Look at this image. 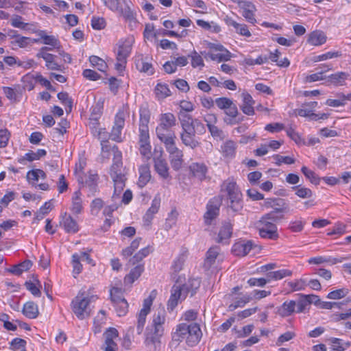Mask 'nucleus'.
<instances>
[{
  "mask_svg": "<svg viewBox=\"0 0 351 351\" xmlns=\"http://www.w3.org/2000/svg\"><path fill=\"white\" fill-rule=\"evenodd\" d=\"M182 132L180 138L182 143L191 149H195L200 143L195 138V134H202L205 132L204 124L198 119H193L189 114H184L180 118Z\"/></svg>",
  "mask_w": 351,
  "mask_h": 351,
  "instance_id": "f257e3e1",
  "label": "nucleus"
},
{
  "mask_svg": "<svg viewBox=\"0 0 351 351\" xmlns=\"http://www.w3.org/2000/svg\"><path fill=\"white\" fill-rule=\"evenodd\" d=\"M114 154L113 163L110 167V176L114 182V193L112 199L118 198L125 187V177L123 173L122 154L117 146L112 147Z\"/></svg>",
  "mask_w": 351,
  "mask_h": 351,
  "instance_id": "f03ea898",
  "label": "nucleus"
},
{
  "mask_svg": "<svg viewBox=\"0 0 351 351\" xmlns=\"http://www.w3.org/2000/svg\"><path fill=\"white\" fill-rule=\"evenodd\" d=\"M97 299V295H90L84 290H80L71 302L72 310L77 317L80 319L88 317L91 312L90 303Z\"/></svg>",
  "mask_w": 351,
  "mask_h": 351,
  "instance_id": "7ed1b4c3",
  "label": "nucleus"
},
{
  "mask_svg": "<svg viewBox=\"0 0 351 351\" xmlns=\"http://www.w3.org/2000/svg\"><path fill=\"white\" fill-rule=\"evenodd\" d=\"M265 206L272 210L265 215L273 221H280L285 219V215L289 212V205L282 198H268L265 201Z\"/></svg>",
  "mask_w": 351,
  "mask_h": 351,
  "instance_id": "20e7f679",
  "label": "nucleus"
},
{
  "mask_svg": "<svg viewBox=\"0 0 351 351\" xmlns=\"http://www.w3.org/2000/svg\"><path fill=\"white\" fill-rule=\"evenodd\" d=\"M226 191L230 201L228 207L234 212H239L243 208L242 194L239 191L235 182H230L226 184Z\"/></svg>",
  "mask_w": 351,
  "mask_h": 351,
  "instance_id": "39448f33",
  "label": "nucleus"
},
{
  "mask_svg": "<svg viewBox=\"0 0 351 351\" xmlns=\"http://www.w3.org/2000/svg\"><path fill=\"white\" fill-rule=\"evenodd\" d=\"M176 119L172 113L168 112L162 114L160 117V123L156 129L157 137L162 138V136L175 134V133L171 130V128L176 125Z\"/></svg>",
  "mask_w": 351,
  "mask_h": 351,
  "instance_id": "423d86ee",
  "label": "nucleus"
},
{
  "mask_svg": "<svg viewBox=\"0 0 351 351\" xmlns=\"http://www.w3.org/2000/svg\"><path fill=\"white\" fill-rule=\"evenodd\" d=\"M157 292L153 290L149 295L143 301V308L138 315L137 321V332L138 335L141 334L146 321V316L150 312L151 306L153 304L154 300L156 298Z\"/></svg>",
  "mask_w": 351,
  "mask_h": 351,
  "instance_id": "0eeeda50",
  "label": "nucleus"
},
{
  "mask_svg": "<svg viewBox=\"0 0 351 351\" xmlns=\"http://www.w3.org/2000/svg\"><path fill=\"white\" fill-rule=\"evenodd\" d=\"M221 201L217 198L210 199L206 206V212L204 214V220L206 224H210L219 213Z\"/></svg>",
  "mask_w": 351,
  "mask_h": 351,
  "instance_id": "6e6552de",
  "label": "nucleus"
},
{
  "mask_svg": "<svg viewBox=\"0 0 351 351\" xmlns=\"http://www.w3.org/2000/svg\"><path fill=\"white\" fill-rule=\"evenodd\" d=\"M186 298V294L182 291L180 285H174L171 290V296L167 302V310L173 311L177 306L178 302Z\"/></svg>",
  "mask_w": 351,
  "mask_h": 351,
  "instance_id": "1a4fd4ad",
  "label": "nucleus"
},
{
  "mask_svg": "<svg viewBox=\"0 0 351 351\" xmlns=\"http://www.w3.org/2000/svg\"><path fill=\"white\" fill-rule=\"evenodd\" d=\"M162 152H160L159 155L155 156L153 158L154 162V169L157 173L163 179H167L169 176V166L166 160L162 156Z\"/></svg>",
  "mask_w": 351,
  "mask_h": 351,
  "instance_id": "9d476101",
  "label": "nucleus"
},
{
  "mask_svg": "<svg viewBox=\"0 0 351 351\" xmlns=\"http://www.w3.org/2000/svg\"><path fill=\"white\" fill-rule=\"evenodd\" d=\"M134 42V39L132 37L127 38L123 41L120 42L117 53V60L127 61V58L131 53Z\"/></svg>",
  "mask_w": 351,
  "mask_h": 351,
  "instance_id": "9b49d317",
  "label": "nucleus"
},
{
  "mask_svg": "<svg viewBox=\"0 0 351 351\" xmlns=\"http://www.w3.org/2000/svg\"><path fill=\"white\" fill-rule=\"evenodd\" d=\"M125 119L123 112H118L115 117L114 125L110 132V138L113 141H121V134L124 127Z\"/></svg>",
  "mask_w": 351,
  "mask_h": 351,
  "instance_id": "f8f14e48",
  "label": "nucleus"
},
{
  "mask_svg": "<svg viewBox=\"0 0 351 351\" xmlns=\"http://www.w3.org/2000/svg\"><path fill=\"white\" fill-rule=\"evenodd\" d=\"M233 225L229 221H225L222 223L218 236L216 238V242L222 244H228L229 239L232 234Z\"/></svg>",
  "mask_w": 351,
  "mask_h": 351,
  "instance_id": "ddd939ff",
  "label": "nucleus"
},
{
  "mask_svg": "<svg viewBox=\"0 0 351 351\" xmlns=\"http://www.w3.org/2000/svg\"><path fill=\"white\" fill-rule=\"evenodd\" d=\"M217 121V117L213 114H207L205 117V121L207 123V127L212 136L217 139H223L225 137L223 132L220 130L217 126L212 123H216Z\"/></svg>",
  "mask_w": 351,
  "mask_h": 351,
  "instance_id": "4468645a",
  "label": "nucleus"
},
{
  "mask_svg": "<svg viewBox=\"0 0 351 351\" xmlns=\"http://www.w3.org/2000/svg\"><path fill=\"white\" fill-rule=\"evenodd\" d=\"M202 333L199 326L196 323L190 324L188 335L186 336V343L189 346H194L199 343L201 339Z\"/></svg>",
  "mask_w": 351,
  "mask_h": 351,
  "instance_id": "2eb2a0df",
  "label": "nucleus"
},
{
  "mask_svg": "<svg viewBox=\"0 0 351 351\" xmlns=\"http://www.w3.org/2000/svg\"><path fill=\"white\" fill-rule=\"evenodd\" d=\"M161 199L158 195H156L152 202V205L143 216V221L147 225H149L155 214L158 212Z\"/></svg>",
  "mask_w": 351,
  "mask_h": 351,
  "instance_id": "dca6fc26",
  "label": "nucleus"
},
{
  "mask_svg": "<svg viewBox=\"0 0 351 351\" xmlns=\"http://www.w3.org/2000/svg\"><path fill=\"white\" fill-rule=\"evenodd\" d=\"M256 245L251 240L241 241L235 243L232 247V251L237 256H244L247 255Z\"/></svg>",
  "mask_w": 351,
  "mask_h": 351,
  "instance_id": "f3484780",
  "label": "nucleus"
},
{
  "mask_svg": "<svg viewBox=\"0 0 351 351\" xmlns=\"http://www.w3.org/2000/svg\"><path fill=\"white\" fill-rule=\"evenodd\" d=\"M102 110L103 103L97 102L92 107L89 125L93 134H95L93 130L96 129V125H99L98 121L102 114Z\"/></svg>",
  "mask_w": 351,
  "mask_h": 351,
  "instance_id": "a211bd4d",
  "label": "nucleus"
},
{
  "mask_svg": "<svg viewBox=\"0 0 351 351\" xmlns=\"http://www.w3.org/2000/svg\"><path fill=\"white\" fill-rule=\"evenodd\" d=\"M176 138V137L175 134H171L169 136H162V138H158L159 140L164 143L166 150L170 155L178 154L182 152V150L179 149L176 146L175 142Z\"/></svg>",
  "mask_w": 351,
  "mask_h": 351,
  "instance_id": "6ab92c4d",
  "label": "nucleus"
},
{
  "mask_svg": "<svg viewBox=\"0 0 351 351\" xmlns=\"http://www.w3.org/2000/svg\"><path fill=\"white\" fill-rule=\"evenodd\" d=\"M224 21L227 25L233 27L237 34L246 37L251 36V33L245 24L237 23L229 16H226Z\"/></svg>",
  "mask_w": 351,
  "mask_h": 351,
  "instance_id": "aec40b11",
  "label": "nucleus"
},
{
  "mask_svg": "<svg viewBox=\"0 0 351 351\" xmlns=\"http://www.w3.org/2000/svg\"><path fill=\"white\" fill-rule=\"evenodd\" d=\"M241 95L243 97V103L240 106V108L243 112L247 115L254 114V108L253 105L255 101L252 97L247 93H243Z\"/></svg>",
  "mask_w": 351,
  "mask_h": 351,
  "instance_id": "412c9836",
  "label": "nucleus"
},
{
  "mask_svg": "<svg viewBox=\"0 0 351 351\" xmlns=\"http://www.w3.org/2000/svg\"><path fill=\"white\" fill-rule=\"evenodd\" d=\"M138 172L139 178L137 184L139 187L143 188L149 182L152 177L149 165L148 164L141 165Z\"/></svg>",
  "mask_w": 351,
  "mask_h": 351,
  "instance_id": "4be33fe9",
  "label": "nucleus"
},
{
  "mask_svg": "<svg viewBox=\"0 0 351 351\" xmlns=\"http://www.w3.org/2000/svg\"><path fill=\"white\" fill-rule=\"evenodd\" d=\"M189 169L193 176L199 180L202 181L205 179L207 173V167L204 163L193 162L189 166Z\"/></svg>",
  "mask_w": 351,
  "mask_h": 351,
  "instance_id": "5701e85b",
  "label": "nucleus"
},
{
  "mask_svg": "<svg viewBox=\"0 0 351 351\" xmlns=\"http://www.w3.org/2000/svg\"><path fill=\"white\" fill-rule=\"evenodd\" d=\"M241 8L243 10L242 16L250 23L254 24L256 20L254 17V11L255 10L254 5L250 2L244 1L241 5Z\"/></svg>",
  "mask_w": 351,
  "mask_h": 351,
  "instance_id": "b1692460",
  "label": "nucleus"
},
{
  "mask_svg": "<svg viewBox=\"0 0 351 351\" xmlns=\"http://www.w3.org/2000/svg\"><path fill=\"white\" fill-rule=\"evenodd\" d=\"M199 286L200 280L198 278H192L189 279L186 283L180 286V287L186 297L188 294H190L191 296L194 295Z\"/></svg>",
  "mask_w": 351,
  "mask_h": 351,
  "instance_id": "393cba45",
  "label": "nucleus"
},
{
  "mask_svg": "<svg viewBox=\"0 0 351 351\" xmlns=\"http://www.w3.org/2000/svg\"><path fill=\"white\" fill-rule=\"evenodd\" d=\"M147 58H144L143 55H138L135 58V64L136 69L141 72L154 73L152 64L147 61Z\"/></svg>",
  "mask_w": 351,
  "mask_h": 351,
  "instance_id": "a878e982",
  "label": "nucleus"
},
{
  "mask_svg": "<svg viewBox=\"0 0 351 351\" xmlns=\"http://www.w3.org/2000/svg\"><path fill=\"white\" fill-rule=\"evenodd\" d=\"M278 221H273L272 219L269 218V216L264 215L261 219L258 221L257 228H263L265 230H271L278 232V228L275 223Z\"/></svg>",
  "mask_w": 351,
  "mask_h": 351,
  "instance_id": "bb28decb",
  "label": "nucleus"
},
{
  "mask_svg": "<svg viewBox=\"0 0 351 351\" xmlns=\"http://www.w3.org/2000/svg\"><path fill=\"white\" fill-rule=\"evenodd\" d=\"M23 314L29 319H35L38 316V306L34 302H27L23 305Z\"/></svg>",
  "mask_w": 351,
  "mask_h": 351,
  "instance_id": "cd10ccee",
  "label": "nucleus"
},
{
  "mask_svg": "<svg viewBox=\"0 0 351 351\" xmlns=\"http://www.w3.org/2000/svg\"><path fill=\"white\" fill-rule=\"evenodd\" d=\"M296 302L293 300L285 302L278 308V313L281 317H287L296 311Z\"/></svg>",
  "mask_w": 351,
  "mask_h": 351,
  "instance_id": "c85d7f7f",
  "label": "nucleus"
},
{
  "mask_svg": "<svg viewBox=\"0 0 351 351\" xmlns=\"http://www.w3.org/2000/svg\"><path fill=\"white\" fill-rule=\"evenodd\" d=\"M201 53L204 56L205 58H207L208 57L210 58L212 60L217 61L219 62H223V61H228L230 60L231 58V53L228 50H224L223 53H206L201 52Z\"/></svg>",
  "mask_w": 351,
  "mask_h": 351,
  "instance_id": "c756f323",
  "label": "nucleus"
},
{
  "mask_svg": "<svg viewBox=\"0 0 351 351\" xmlns=\"http://www.w3.org/2000/svg\"><path fill=\"white\" fill-rule=\"evenodd\" d=\"M225 113L229 117L228 118L224 119V121L227 124L234 125L239 123V121H236V117L239 114V111L237 106L233 102L225 110Z\"/></svg>",
  "mask_w": 351,
  "mask_h": 351,
  "instance_id": "7c9ffc66",
  "label": "nucleus"
},
{
  "mask_svg": "<svg viewBox=\"0 0 351 351\" xmlns=\"http://www.w3.org/2000/svg\"><path fill=\"white\" fill-rule=\"evenodd\" d=\"M62 224L67 232L75 233L78 231L77 222L70 216L64 213L62 217Z\"/></svg>",
  "mask_w": 351,
  "mask_h": 351,
  "instance_id": "2f4dec72",
  "label": "nucleus"
},
{
  "mask_svg": "<svg viewBox=\"0 0 351 351\" xmlns=\"http://www.w3.org/2000/svg\"><path fill=\"white\" fill-rule=\"evenodd\" d=\"M349 74L346 72H337L328 77V82L335 86L346 85V80H348Z\"/></svg>",
  "mask_w": 351,
  "mask_h": 351,
  "instance_id": "473e14b6",
  "label": "nucleus"
},
{
  "mask_svg": "<svg viewBox=\"0 0 351 351\" xmlns=\"http://www.w3.org/2000/svg\"><path fill=\"white\" fill-rule=\"evenodd\" d=\"M143 271L144 265L143 264H138L136 267L132 269L129 274L125 277V282L130 284L133 283L140 277Z\"/></svg>",
  "mask_w": 351,
  "mask_h": 351,
  "instance_id": "72a5a7b5",
  "label": "nucleus"
},
{
  "mask_svg": "<svg viewBox=\"0 0 351 351\" xmlns=\"http://www.w3.org/2000/svg\"><path fill=\"white\" fill-rule=\"evenodd\" d=\"M326 41V36L321 31H315L310 34L308 42L314 46L321 45Z\"/></svg>",
  "mask_w": 351,
  "mask_h": 351,
  "instance_id": "f704fd0d",
  "label": "nucleus"
},
{
  "mask_svg": "<svg viewBox=\"0 0 351 351\" xmlns=\"http://www.w3.org/2000/svg\"><path fill=\"white\" fill-rule=\"evenodd\" d=\"M154 326V334L147 335L145 342L147 345L159 343V337L162 335L163 329L162 324H153Z\"/></svg>",
  "mask_w": 351,
  "mask_h": 351,
  "instance_id": "c9c22d12",
  "label": "nucleus"
},
{
  "mask_svg": "<svg viewBox=\"0 0 351 351\" xmlns=\"http://www.w3.org/2000/svg\"><path fill=\"white\" fill-rule=\"evenodd\" d=\"M219 253V247L218 246L211 247L206 253V258L204 261V265L210 267L215 261Z\"/></svg>",
  "mask_w": 351,
  "mask_h": 351,
  "instance_id": "e433bc0d",
  "label": "nucleus"
},
{
  "mask_svg": "<svg viewBox=\"0 0 351 351\" xmlns=\"http://www.w3.org/2000/svg\"><path fill=\"white\" fill-rule=\"evenodd\" d=\"M82 210V200L81 198V193L77 191L73 193L72 197L71 210L74 214H80Z\"/></svg>",
  "mask_w": 351,
  "mask_h": 351,
  "instance_id": "4c0bfd02",
  "label": "nucleus"
},
{
  "mask_svg": "<svg viewBox=\"0 0 351 351\" xmlns=\"http://www.w3.org/2000/svg\"><path fill=\"white\" fill-rule=\"evenodd\" d=\"M118 12L123 16L125 20L130 24V25H132V23H136L135 14L131 10L128 5H125L124 8L119 6V10Z\"/></svg>",
  "mask_w": 351,
  "mask_h": 351,
  "instance_id": "58836bf2",
  "label": "nucleus"
},
{
  "mask_svg": "<svg viewBox=\"0 0 351 351\" xmlns=\"http://www.w3.org/2000/svg\"><path fill=\"white\" fill-rule=\"evenodd\" d=\"M32 265L30 261H25L23 263L14 265L12 268L8 271L16 276H20L23 271L28 270Z\"/></svg>",
  "mask_w": 351,
  "mask_h": 351,
  "instance_id": "ea45409f",
  "label": "nucleus"
},
{
  "mask_svg": "<svg viewBox=\"0 0 351 351\" xmlns=\"http://www.w3.org/2000/svg\"><path fill=\"white\" fill-rule=\"evenodd\" d=\"M14 40L12 42V44L17 45L19 47H25L31 43L38 42V39H31L29 37L21 36L20 35H13Z\"/></svg>",
  "mask_w": 351,
  "mask_h": 351,
  "instance_id": "a19ab883",
  "label": "nucleus"
},
{
  "mask_svg": "<svg viewBox=\"0 0 351 351\" xmlns=\"http://www.w3.org/2000/svg\"><path fill=\"white\" fill-rule=\"evenodd\" d=\"M292 275V271L289 269H280L275 271H271L267 274V277L269 278V282L271 280H280L286 276Z\"/></svg>",
  "mask_w": 351,
  "mask_h": 351,
  "instance_id": "79ce46f5",
  "label": "nucleus"
},
{
  "mask_svg": "<svg viewBox=\"0 0 351 351\" xmlns=\"http://www.w3.org/2000/svg\"><path fill=\"white\" fill-rule=\"evenodd\" d=\"M190 328V324L185 323L180 324L176 328V331L174 334L173 338L176 340H180V338H186L188 335L189 330Z\"/></svg>",
  "mask_w": 351,
  "mask_h": 351,
  "instance_id": "37998d69",
  "label": "nucleus"
},
{
  "mask_svg": "<svg viewBox=\"0 0 351 351\" xmlns=\"http://www.w3.org/2000/svg\"><path fill=\"white\" fill-rule=\"evenodd\" d=\"M340 262L337 258H326L324 256H317L308 259V263L309 264H315V265H321L323 263H329L330 265H335L337 263Z\"/></svg>",
  "mask_w": 351,
  "mask_h": 351,
  "instance_id": "c03bdc74",
  "label": "nucleus"
},
{
  "mask_svg": "<svg viewBox=\"0 0 351 351\" xmlns=\"http://www.w3.org/2000/svg\"><path fill=\"white\" fill-rule=\"evenodd\" d=\"M236 144L232 141H228L221 146V150L226 157H232L235 154Z\"/></svg>",
  "mask_w": 351,
  "mask_h": 351,
  "instance_id": "a18cd8bd",
  "label": "nucleus"
},
{
  "mask_svg": "<svg viewBox=\"0 0 351 351\" xmlns=\"http://www.w3.org/2000/svg\"><path fill=\"white\" fill-rule=\"evenodd\" d=\"M170 157H171L170 162H171L172 168L174 170L180 169L181 168L182 162H183L182 151L178 154L170 155Z\"/></svg>",
  "mask_w": 351,
  "mask_h": 351,
  "instance_id": "49530a36",
  "label": "nucleus"
},
{
  "mask_svg": "<svg viewBox=\"0 0 351 351\" xmlns=\"http://www.w3.org/2000/svg\"><path fill=\"white\" fill-rule=\"evenodd\" d=\"M150 114L146 109L141 110L140 112L139 130L149 129L148 123L149 122Z\"/></svg>",
  "mask_w": 351,
  "mask_h": 351,
  "instance_id": "de8ad7c7",
  "label": "nucleus"
},
{
  "mask_svg": "<svg viewBox=\"0 0 351 351\" xmlns=\"http://www.w3.org/2000/svg\"><path fill=\"white\" fill-rule=\"evenodd\" d=\"M90 64L97 67L100 71H105L107 68V64L104 60L96 56H91L89 58Z\"/></svg>",
  "mask_w": 351,
  "mask_h": 351,
  "instance_id": "09e8293b",
  "label": "nucleus"
},
{
  "mask_svg": "<svg viewBox=\"0 0 351 351\" xmlns=\"http://www.w3.org/2000/svg\"><path fill=\"white\" fill-rule=\"evenodd\" d=\"M47 152L43 149H39L36 152L30 151L25 154V158L28 161H34L39 160L40 158L45 156Z\"/></svg>",
  "mask_w": 351,
  "mask_h": 351,
  "instance_id": "8fccbe9b",
  "label": "nucleus"
},
{
  "mask_svg": "<svg viewBox=\"0 0 351 351\" xmlns=\"http://www.w3.org/2000/svg\"><path fill=\"white\" fill-rule=\"evenodd\" d=\"M39 178H41L43 179L46 178V173L44 171L36 169L30 170L27 173V180H34V181H38Z\"/></svg>",
  "mask_w": 351,
  "mask_h": 351,
  "instance_id": "3c124183",
  "label": "nucleus"
},
{
  "mask_svg": "<svg viewBox=\"0 0 351 351\" xmlns=\"http://www.w3.org/2000/svg\"><path fill=\"white\" fill-rule=\"evenodd\" d=\"M155 92L158 98H165L170 95L171 91L168 86L165 84H158L155 88Z\"/></svg>",
  "mask_w": 351,
  "mask_h": 351,
  "instance_id": "603ef678",
  "label": "nucleus"
},
{
  "mask_svg": "<svg viewBox=\"0 0 351 351\" xmlns=\"http://www.w3.org/2000/svg\"><path fill=\"white\" fill-rule=\"evenodd\" d=\"M58 98L66 106V111L70 112L72 110L73 101L69 97V94L66 92H60L58 94Z\"/></svg>",
  "mask_w": 351,
  "mask_h": 351,
  "instance_id": "864d4df0",
  "label": "nucleus"
},
{
  "mask_svg": "<svg viewBox=\"0 0 351 351\" xmlns=\"http://www.w3.org/2000/svg\"><path fill=\"white\" fill-rule=\"evenodd\" d=\"M349 293V291L346 288H342L337 290L330 291L327 295V298L331 300H339L346 297Z\"/></svg>",
  "mask_w": 351,
  "mask_h": 351,
  "instance_id": "5fc2aeb1",
  "label": "nucleus"
},
{
  "mask_svg": "<svg viewBox=\"0 0 351 351\" xmlns=\"http://www.w3.org/2000/svg\"><path fill=\"white\" fill-rule=\"evenodd\" d=\"M118 330L114 328H109L104 334L105 337V343H116L114 339L118 337Z\"/></svg>",
  "mask_w": 351,
  "mask_h": 351,
  "instance_id": "6e6d98bb",
  "label": "nucleus"
},
{
  "mask_svg": "<svg viewBox=\"0 0 351 351\" xmlns=\"http://www.w3.org/2000/svg\"><path fill=\"white\" fill-rule=\"evenodd\" d=\"M258 233L261 238L276 241L279 238L278 232H275L271 230H265L263 228H259Z\"/></svg>",
  "mask_w": 351,
  "mask_h": 351,
  "instance_id": "4d7b16f0",
  "label": "nucleus"
},
{
  "mask_svg": "<svg viewBox=\"0 0 351 351\" xmlns=\"http://www.w3.org/2000/svg\"><path fill=\"white\" fill-rule=\"evenodd\" d=\"M114 306L119 316H123L128 312V304L125 299L120 300L119 303L114 304Z\"/></svg>",
  "mask_w": 351,
  "mask_h": 351,
  "instance_id": "13d9d810",
  "label": "nucleus"
},
{
  "mask_svg": "<svg viewBox=\"0 0 351 351\" xmlns=\"http://www.w3.org/2000/svg\"><path fill=\"white\" fill-rule=\"evenodd\" d=\"M80 256L77 254H74L72 256V264H73V273L74 274V277L75 278V275H78L81 273L82 269V265L80 262Z\"/></svg>",
  "mask_w": 351,
  "mask_h": 351,
  "instance_id": "bf43d9fd",
  "label": "nucleus"
},
{
  "mask_svg": "<svg viewBox=\"0 0 351 351\" xmlns=\"http://www.w3.org/2000/svg\"><path fill=\"white\" fill-rule=\"evenodd\" d=\"M97 126L96 125V129L93 130L95 134H93L97 136L101 140V142L108 141L110 138V134L106 131L105 128H98Z\"/></svg>",
  "mask_w": 351,
  "mask_h": 351,
  "instance_id": "052dcab7",
  "label": "nucleus"
},
{
  "mask_svg": "<svg viewBox=\"0 0 351 351\" xmlns=\"http://www.w3.org/2000/svg\"><path fill=\"white\" fill-rule=\"evenodd\" d=\"M351 302V298H348L346 302H331L321 301L319 306L324 309H331L334 307L341 308V305L346 304L348 302Z\"/></svg>",
  "mask_w": 351,
  "mask_h": 351,
  "instance_id": "680f3d73",
  "label": "nucleus"
},
{
  "mask_svg": "<svg viewBox=\"0 0 351 351\" xmlns=\"http://www.w3.org/2000/svg\"><path fill=\"white\" fill-rule=\"evenodd\" d=\"M302 172L304 175L313 183L315 184H319V178L316 176V174L306 167L303 166L301 169Z\"/></svg>",
  "mask_w": 351,
  "mask_h": 351,
  "instance_id": "e2e57ef3",
  "label": "nucleus"
},
{
  "mask_svg": "<svg viewBox=\"0 0 351 351\" xmlns=\"http://www.w3.org/2000/svg\"><path fill=\"white\" fill-rule=\"evenodd\" d=\"M186 257V252L180 254L178 257L174 261L172 265L176 272L180 271L184 265Z\"/></svg>",
  "mask_w": 351,
  "mask_h": 351,
  "instance_id": "0e129e2a",
  "label": "nucleus"
},
{
  "mask_svg": "<svg viewBox=\"0 0 351 351\" xmlns=\"http://www.w3.org/2000/svg\"><path fill=\"white\" fill-rule=\"evenodd\" d=\"M110 298L113 304L119 303L120 300L125 299L123 298L121 289L117 287H113L110 289Z\"/></svg>",
  "mask_w": 351,
  "mask_h": 351,
  "instance_id": "69168bd1",
  "label": "nucleus"
},
{
  "mask_svg": "<svg viewBox=\"0 0 351 351\" xmlns=\"http://www.w3.org/2000/svg\"><path fill=\"white\" fill-rule=\"evenodd\" d=\"M10 138V132L6 128L0 130V148H4L8 145Z\"/></svg>",
  "mask_w": 351,
  "mask_h": 351,
  "instance_id": "338daca9",
  "label": "nucleus"
},
{
  "mask_svg": "<svg viewBox=\"0 0 351 351\" xmlns=\"http://www.w3.org/2000/svg\"><path fill=\"white\" fill-rule=\"evenodd\" d=\"M11 25L14 27L25 29L29 24L23 22L22 17L21 16L14 15V16H13V17L11 20Z\"/></svg>",
  "mask_w": 351,
  "mask_h": 351,
  "instance_id": "774afa93",
  "label": "nucleus"
}]
</instances>
